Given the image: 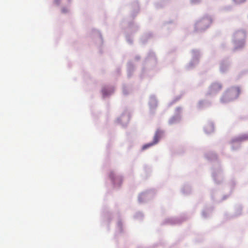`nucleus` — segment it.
<instances>
[{
	"instance_id": "nucleus-1",
	"label": "nucleus",
	"mask_w": 248,
	"mask_h": 248,
	"mask_svg": "<svg viewBox=\"0 0 248 248\" xmlns=\"http://www.w3.org/2000/svg\"><path fill=\"white\" fill-rule=\"evenodd\" d=\"M240 89L239 87H233L229 89L225 93V97L230 99L237 98L240 93Z\"/></svg>"
},
{
	"instance_id": "nucleus-3",
	"label": "nucleus",
	"mask_w": 248,
	"mask_h": 248,
	"mask_svg": "<svg viewBox=\"0 0 248 248\" xmlns=\"http://www.w3.org/2000/svg\"><path fill=\"white\" fill-rule=\"evenodd\" d=\"M246 1V0H237V2L242 3Z\"/></svg>"
},
{
	"instance_id": "nucleus-4",
	"label": "nucleus",
	"mask_w": 248,
	"mask_h": 248,
	"mask_svg": "<svg viewBox=\"0 0 248 248\" xmlns=\"http://www.w3.org/2000/svg\"><path fill=\"white\" fill-rule=\"evenodd\" d=\"M62 12H63V13L66 12V10L65 9H62Z\"/></svg>"
},
{
	"instance_id": "nucleus-2",
	"label": "nucleus",
	"mask_w": 248,
	"mask_h": 248,
	"mask_svg": "<svg viewBox=\"0 0 248 248\" xmlns=\"http://www.w3.org/2000/svg\"><path fill=\"white\" fill-rule=\"evenodd\" d=\"M162 135V132L160 130H157L154 137L153 142L152 143L147 144L144 145L143 146V149H146L147 148L151 147V146L157 143Z\"/></svg>"
}]
</instances>
